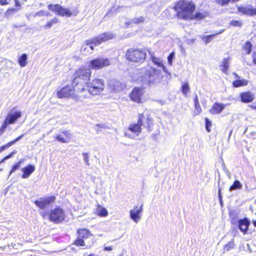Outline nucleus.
I'll return each instance as SVG.
<instances>
[{"instance_id": "1", "label": "nucleus", "mask_w": 256, "mask_h": 256, "mask_svg": "<svg viewBox=\"0 0 256 256\" xmlns=\"http://www.w3.org/2000/svg\"><path fill=\"white\" fill-rule=\"evenodd\" d=\"M175 10L178 12L177 14L179 18L184 20L193 18L192 16L198 20H201L206 17L204 13L196 12L194 16L192 15L194 10L195 6L191 2L180 0L174 6Z\"/></svg>"}, {"instance_id": "2", "label": "nucleus", "mask_w": 256, "mask_h": 256, "mask_svg": "<svg viewBox=\"0 0 256 256\" xmlns=\"http://www.w3.org/2000/svg\"><path fill=\"white\" fill-rule=\"evenodd\" d=\"M76 76L74 78L72 85L76 90L82 92L86 89L88 80L90 79L91 71L90 68H81L76 72Z\"/></svg>"}, {"instance_id": "3", "label": "nucleus", "mask_w": 256, "mask_h": 256, "mask_svg": "<svg viewBox=\"0 0 256 256\" xmlns=\"http://www.w3.org/2000/svg\"><path fill=\"white\" fill-rule=\"evenodd\" d=\"M150 120L149 118L145 116L143 114H140L137 123L130 124L128 130L125 132L124 135L126 137L133 138L134 136L129 133V132H131L135 134L136 136H138L142 132V126L146 127L148 130L150 131Z\"/></svg>"}, {"instance_id": "4", "label": "nucleus", "mask_w": 256, "mask_h": 256, "mask_svg": "<svg viewBox=\"0 0 256 256\" xmlns=\"http://www.w3.org/2000/svg\"><path fill=\"white\" fill-rule=\"evenodd\" d=\"M160 71L148 66L140 70V82L144 84H150L159 81Z\"/></svg>"}, {"instance_id": "5", "label": "nucleus", "mask_w": 256, "mask_h": 256, "mask_svg": "<svg viewBox=\"0 0 256 256\" xmlns=\"http://www.w3.org/2000/svg\"><path fill=\"white\" fill-rule=\"evenodd\" d=\"M127 60L134 62H142L146 57V51L143 49H128L126 54Z\"/></svg>"}, {"instance_id": "6", "label": "nucleus", "mask_w": 256, "mask_h": 256, "mask_svg": "<svg viewBox=\"0 0 256 256\" xmlns=\"http://www.w3.org/2000/svg\"><path fill=\"white\" fill-rule=\"evenodd\" d=\"M104 88V82L102 79L95 78L87 84L86 89L90 94L97 95L102 92Z\"/></svg>"}, {"instance_id": "7", "label": "nucleus", "mask_w": 256, "mask_h": 256, "mask_svg": "<svg viewBox=\"0 0 256 256\" xmlns=\"http://www.w3.org/2000/svg\"><path fill=\"white\" fill-rule=\"evenodd\" d=\"M65 218V214L64 210L57 207L50 210L49 214L50 221L56 224L62 222Z\"/></svg>"}, {"instance_id": "8", "label": "nucleus", "mask_w": 256, "mask_h": 256, "mask_svg": "<svg viewBox=\"0 0 256 256\" xmlns=\"http://www.w3.org/2000/svg\"><path fill=\"white\" fill-rule=\"evenodd\" d=\"M48 8L49 10L56 12L59 16L70 17L72 15V12L70 10L64 8L58 4H50L48 6Z\"/></svg>"}, {"instance_id": "9", "label": "nucleus", "mask_w": 256, "mask_h": 256, "mask_svg": "<svg viewBox=\"0 0 256 256\" xmlns=\"http://www.w3.org/2000/svg\"><path fill=\"white\" fill-rule=\"evenodd\" d=\"M110 64V61L108 58H99L90 60L88 66L90 68L100 70Z\"/></svg>"}, {"instance_id": "10", "label": "nucleus", "mask_w": 256, "mask_h": 256, "mask_svg": "<svg viewBox=\"0 0 256 256\" xmlns=\"http://www.w3.org/2000/svg\"><path fill=\"white\" fill-rule=\"evenodd\" d=\"M114 37V34L111 32H104L103 34H100L96 38L91 39V41L90 42H94V46H96L100 44L102 42H104L109 40H111Z\"/></svg>"}, {"instance_id": "11", "label": "nucleus", "mask_w": 256, "mask_h": 256, "mask_svg": "<svg viewBox=\"0 0 256 256\" xmlns=\"http://www.w3.org/2000/svg\"><path fill=\"white\" fill-rule=\"evenodd\" d=\"M55 200L56 197L52 196L46 198H41L38 200H36L34 202L40 209H44L46 206L54 202Z\"/></svg>"}, {"instance_id": "12", "label": "nucleus", "mask_w": 256, "mask_h": 256, "mask_svg": "<svg viewBox=\"0 0 256 256\" xmlns=\"http://www.w3.org/2000/svg\"><path fill=\"white\" fill-rule=\"evenodd\" d=\"M143 210V204L140 208L138 206L134 207V210H131L130 212V218L136 223H138L141 218L140 214Z\"/></svg>"}, {"instance_id": "13", "label": "nucleus", "mask_w": 256, "mask_h": 256, "mask_svg": "<svg viewBox=\"0 0 256 256\" xmlns=\"http://www.w3.org/2000/svg\"><path fill=\"white\" fill-rule=\"evenodd\" d=\"M22 116L20 111H11L7 115L4 121L9 125L14 124Z\"/></svg>"}, {"instance_id": "14", "label": "nucleus", "mask_w": 256, "mask_h": 256, "mask_svg": "<svg viewBox=\"0 0 256 256\" xmlns=\"http://www.w3.org/2000/svg\"><path fill=\"white\" fill-rule=\"evenodd\" d=\"M142 96V90L138 88H134L131 94L130 98L132 100L136 102H140Z\"/></svg>"}, {"instance_id": "15", "label": "nucleus", "mask_w": 256, "mask_h": 256, "mask_svg": "<svg viewBox=\"0 0 256 256\" xmlns=\"http://www.w3.org/2000/svg\"><path fill=\"white\" fill-rule=\"evenodd\" d=\"M91 40H87L81 48V52L85 55H88L92 52L94 50V42H90Z\"/></svg>"}, {"instance_id": "16", "label": "nucleus", "mask_w": 256, "mask_h": 256, "mask_svg": "<svg viewBox=\"0 0 256 256\" xmlns=\"http://www.w3.org/2000/svg\"><path fill=\"white\" fill-rule=\"evenodd\" d=\"M250 224V222L247 218L240 219L238 222V227L241 232H243L244 234H246L248 230Z\"/></svg>"}, {"instance_id": "17", "label": "nucleus", "mask_w": 256, "mask_h": 256, "mask_svg": "<svg viewBox=\"0 0 256 256\" xmlns=\"http://www.w3.org/2000/svg\"><path fill=\"white\" fill-rule=\"evenodd\" d=\"M242 102L244 103H248L252 102L254 98V94L250 92H242L240 94Z\"/></svg>"}, {"instance_id": "18", "label": "nucleus", "mask_w": 256, "mask_h": 256, "mask_svg": "<svg viewBox=\"0 0 256 256\" xmlns=\"http://www.w3.org/2000/svg\"><path fill=\"white\" fill-rule=\"evenodd\" d=\"M72 90L70 86H68L58 92L57 94L59 98H67L72 94Z\"/></svg>"}, {"instance_id": "19", "label": "nucleus", "mask_w": 256, "mask_h": 256, "mask_svg": "<svg viewBox=\"0 0 256 256\" xmlns=\"http://www.w3.org/2000/svg\"><path fill=\"white\" fill-rule=\"evenodd\" d=\"M34 170L35 166L32 164H29L22 169V171L23 172L22 178H28Z\"/></svg>"}, {"instance_id": "20", "label": "nucleus", "mask_w": 256, "mask_h": 256, "mask_svg": "<svg viewBox=\"0 0 256 256\" xmlns=\"http://www.w3.org/2000/svg\"><path fill=\"white\" fill-rule=\"evenodd\" d=\"M109 86L111 88L116 92H119L123 88V84L115 80H112L109 82Z\"/></svg>"}, {"instance_id": "21", "label": "nucleus", "mask_w": 256, "mask_h": 256, "mask_svg": "<svg viewBox=\"0 0 256 256\" xmlns=\"http://www.w3.org/2000/svg\"><path fill=\"white\" fill-rule=\"evenodd\" d=\"M225 108V105L220 103L215 102L210 110V114H214L220 113Z\"/></svg>"}, {"instance_id": "22", "label": "nucleus", "mask_w": 256, "mask_h": 256, "mask_svg": "<svg viewBox=\"0 0 256 256\" xmlns=\"http://www.w3.org/2000/svg\"><path fill=\"white\" fill-rule=\"evenodd\" d=\"M238 10L240 12L250 16L256 15V8H253L250 6H240L238 8Z\"/></svg>"}, {"instance_id": "23", "label": "nucleus", "mask_w": 256, "mask_h": 256, "mask_svg": "<svg viewBox=\"0 0 256 256\" xmlns=\"http://www.w3.org/2000/svg\"><path fill=\"white\" fill-rule=\"evenodd\" d=\"M24 134H22L20 136H18L17 138L14 139V140H13L11 142H8V144H6L5 145L2 146L0 148V152H2L3 150H5L6 149L8 148L9 147L11 146H12L14 145V144H15L17 142H18L20 140H21L24 137Z\"/></svg>"}, {"instance_id": "24", "label": "nucleus", "mask_w": 256, "mask_h": 256, "mask_svg": "<svg viewBox=\"0 0 256 256\" xmlns=\"http://www.w3.org/2000/svg\"><path fill=\"white\" fill-rule=\"evenodd\" d=\"M78 237L82 238H88L90 235V232L86 229H80L78 230Z\"/></svg>"}, {"instance_id": "25", "label": "nucleus", "mask_w": 256, "mask_h": 256, "mask_svg": "<svg viewBox=\"0 0 256 256\" xmlns=\"http://www.w3.org/2000/svg\"><path fill=\"white\" fill-rule=\"evenodd\" d=\"M96 212L100 216H106L108 215L107 210L99 204L98 206Z\"/></svg>"}, {"instance_id": "26", "label": "nucleus", "mask_w": 256, "mask_h": 256, "mask_svg": "<svg viewBox=\"0 0 256 256\" xmlns=\"http://www.w3.org/2000/svg\"><path fill=\"white\" fill-rule=\"evenodd\" d=\"M28 56L26 54H23L18 60V62L20 66H26L28 64L27 62Z\"/></svg>"}, {"instance_id": "27", "label": "nucleus", "mask_w": 256, "mask_h": 256, "mask_svg": "<svg viewBox=\"0 0 256 256\" xmlns=\"http://www.w3.org/2000/svg\"><path fill=\"white\" fill-rule=\"evenodd\" d=\"M242 187V185L240 182L238 180H236L233 184L230 186L229 190L232 192L238 189H240Z\"/></svg>"}, {"instance_id": "28", "label": "nucleus", "mask_w": 256, "mask_h": 256, "mask_svg": "<svg viewBox=\"0 0 256 256\" xmlns=\"http://www.w3.org/2000/svg\"><path fill=\"white\" fill-rule=\"evenodd\" d=\"M221 66L222 67V70L224 72H226L228 68V58H224L222 62Z\"/></svg>"}, {"instance_id": "29", "label": "nucleus", "mask_w": 256, "mask_h": 256, "mask_svg": "<svg viewBox=\"0 0 256 256\" xmlns=\"http://www.w3.org/2000/svg\"><path fill=\"white\" fill-rule=\"evenodd\" d=\"M152 62L156 65H157L159 67H164V65L162 63V60L157 58L153 56H152Z\"/></svg>"}, {"instance_id": "30", "label": "nucleus", "mask_w": 256, "mask_h": 256, "mask_svg": "<svg viewBox=\"0 0 256 256\" xmlns=\"http://www.w3.org/2000/svg\"><path fill=\"white\" fill-rule=\"evenodd\" d=\"M23 162V160H20L17 164L14 165L12 167V168L10 172L9 176H10V174L14 172L16 170H18L20 167V164Z\"/></svg>"}, {"instance_id": "31", "label": "nucleus", "mask_w": 256, "mask_h": 256, "mask_svg": "<svg viewBox=\"0 0 256 256\" xmlns=\"http://www.w3.org/2000/svg\"><path fill=\"white\" fill-rule=\"evenodd\" d=\"M20 9L19 8H9L7 10L5 14V16L8 18L13 15L14 13L16 12Z\"/></svg>"}, {"instance_id": "32", "label": "nucleus", "mask_w": 256, "mask_h": 256, "mask_svg": "<svg viewBox=\"0 0 256 256\" xmlns=\"http://www.w3.org/2000/svg\"><path fill=\"white\" fill-rule=\"evenodd\" d=\"M224 31V30H222L216 34L206 36L204 40L206 44H208L213 39V38L216 34H220L222 33Z\"/></svg>"}, {"instance_id": "33", "label": "nucleus", "mask_w": 256, "mask_h": 256, "mask_svg": "<svg viewBox=\"0 0 256 256\" xmlns=\"http://www.w3.org/2000/svg\"><path fill=\"white\" fill-rule=\"evenodd\" d=\"M58 18H54L50 22H48L45 26V28H50L54 24L58 23Z\"/></svg>"}, {"instance_id": "34", "label": "nucleus", "mask_w": 256, "mask_h": 256, "mask_svg": "<svg viewBox=\"0 0 256 256\" xmlns=\"http://www.w3.org/2000/svg\"><path fill=\"white\" fill-rule=\"evenodd\" d=\"M74 244L76 246H84L85 245L84 238H80L78 236L76 240H74Z\"/></svg>"}, {"instance_id": "35", "label": "nucleus", "mask_w": 256, "mask_h": 256, "mask_svg": "<svg viewBox=\"0 0 256 256\" xmlns=\"http://www.w3.org/2000/svg\"><path fill=\"white\" fill-rule=\"evenodd\" d=\"M145 18L144 16H140L138 18H134L132 20L131 22L136 24H138L140 23H142L144 22Z\"/></svg>"}, {"instance_id": "36", "label": "nucleus", "mask_w": 256, "mask_h": 256, "mask_svg": "<svg viewBox=\"0 0 256 256\" xmlns=\"http://www.w3.org/2000/svg\"><path fill=\"white\" fill-rule=\"evenodd\" d=\"M56 140L62 143H68V140L66 138H64L61 134H57L55 137Z\"/></svg>"}, {"instance_id": "37", "label": "nucleus", "mask_w": 256, "mask_h": 256, "mask_svg": "<svg viewBox=\"0 0 256 256\" xmlns=\"http://www.w3.org/2000/svg\"><path fill=\"white\" fill-rule=\"evenodd\" d=\"M189 90H190V88H189L188 84V83H186L182 86V92L185 96H186L187 94L189 92Z\"/></svg>"}, {"instance_id": "38", "label": "nucleus", "mask_w": 256, "mask_h": 256, "mask_svg": "<svg viewBox=\"0 0 256 256\" xmlns=\"http://www.w3.org/2000/svg\"><path fill=\"white\" fill-rule=\"evenodd\" d=\"M205 121H206V124H205V126H206V131L208 132H210V128L212 126V122L211 121L208 119V118H205Z\"/></svg>"}, {"instance_id": "39", "label": "nucleus", "mask_w": 256, "mask_h": 256, "mask_svg": "<svg viewBox=\"0 0 256 256\" xmlns=\"http://www.w3.org/2000/svg\"><path fill=\"white\" fill-rule=\"evenodd\" d=\"M82 156H83V160L84 162L88 166H90V164L89 162V158L90 155L88 152H83L82 154Z\"/></svg>"}, {"instance_id": "40", "label": "nucleus", "mask_w": 256, "mask_h": 256, "mask_svg": "<svg viewBox=\"0 0 256 256\" xmlns=\"http://www.w3.org/2000/svg\"><path fill=\"white\" fill-rule=\"evenodd\" d=\"M234 240H232L230 241L227 244H226L224 246V250L226 251H229L232 248H234Z\"/></svg>"}, {"instance_id": "41", "label": "nucleus", "mask_w": 256, "mask_h": 256, "mask_svg": "<svg viewBox=\"0 0 256 256\" xmlns=\"http://www.w3.org/2000/svg\"><path fill=\"white\" fill-rule=\"evenodd\" d=\"M175 56V52H172L170 53L169 56H168V62L169 64L172 65V60L174 58Z\"/></svg>"}, {"instance_id": "42", "label": "nucleus", "mask_w": 256, "mask_h": 256, "mask_svg": "<svg viewBox=\"0 0 256 256\" xmlns=\"http://www.w3.org/2000/svg\"><path fill=\"white\" fill-rule=\"evenodd\" d=\"M252 44L250 42H247L246 43L244 49L247 52V54H250V52H252Z\"/></svg>"}, {"instance_id": "43", "label": "nucleus", "mask_w": 256, "mask_h": 256, "mask_svg": "<svg viewBox=\"0 0 256 256\" xmlns=\"http://www.w3.org/2000/svg\"><path fill=\"white\" fill-rule=\"evenodd\" d=\"M9 125L8 124H7L5 121H4V123L2 124V126H1L0 128V135L1 136L5 131L6 128Z\"/></svg>"}, {"instance_id": "44", "label": "nucleus", "mask_w": 256, "mask_h": 256, "mask_svg": "<svg viewBox=\"0 0 256 256\" xmlns=\"http://www.w3.org/2000/svg\"><path fill=\"white\" fill-rule=\"evenodd\" d=\"M194 107L196 110V114H199L202 112V108H200V103L194 104Z\"/></svg>"}, {"instance_id": "45", "label": "nucleus", "mask_w": 256, "mask_h": 256, "mask_svg": "<svg viewBox=\"0 0 256 256\" xmlns=\"http://www.w3.org/2000/svg\"><path fill=\"white\" fill-rule=\"evenodd\" d=\"M233 85L234 87H239L243 85V82L242 80H236L234 82Z\"/></svg>"}, {"instance_id": "46", "label": "nucleus", "mask_w": 256, "mask_h": 256, "mask_svg": "<svg viewBox=\"0 0 256 256\" xmlns=\"http://www.w3.org/2000/svg\"><path fill=\"white\" fill-rule=\"evenodd\" d=\"M62 134L64 136L66 137V139L70 140L71 138V134L70 131L68 130H64L62 132Z\"/></svg>"}, {"instance_id": "47", "label": "nucleus", "mask_w": 256, "mask_h": 256, "mask_svg": "<svg viewBox=\"0 0 256 256\" xmlns=\"http://www.w3.org/2000/svg\"><path fill=\"white\" fill-rule=\"evenodd\" d=\"M218 4H220L222 6H224L228 4L230 0H216Z\"/></svg>"}, {"instance_id": "48", "label": "nucleus", "mask_w": 256, "mask_h": 256, "mask_svg": "<svg viewBox=\"0 0 256 256\" xmlns=\"http://www.w3.org/2000/svg\"><path fill=\"white\" fill-rule=\"evenodd\" d=\"M230 24L234 26H240L242 25L240 22L238 20H232Z\"/></svg>"}, {"instance_id": "49", "label": "nucleus", "mask_w": 256, "mask_h": 256, "mask_svg": "<svg viewBox=\"0 0 256 256\" xmlns=\"http://www.w3.org/2000/svg\"><path fill=\"white\" fill-rule=\"evenodd\" d=\"M49 214L50 212H42L41 213V216L44 219H46V218H48L49 219Z\"/></svg>"}, {"instance_id": "50", "label": "nucleus", "mask_w": 256, "mask_h": 256, "mask_svg": "<svg viewBox=\"0 0 256 256\" xmlns=\"http://www.w3.org/2000/svg\"><path fill=\"white\" fill-rule=\"evenodd\" d=\"M102 128H104V126L102 125H100V124H96L95 126V130L97 132H98Z\"/></svg>"}, {"instance_id": "51", "label": "nucleus", "mask_w": 256, "mask_h": 256, "mask_svg": "<svg viewBox=\"0 0 256 256\" xmlns=\"http://www.w3.org/2000/svg\"><path fill=\"white\" fill-rule=\"evenodd\" d=\"M124 6H116H116H114L112 8V11L114 12H118V9L120 8H123Z\"/></svg>"}, {"instance_id": "52", "label": "nucleus", "mask_w": 256, "mask_h": 256, "mask_svg": "<svg viewBox=\"0 0 256 256\" xmlns=\"http://www.w3.org/2000/svg\"><path fill=\"white\" fill-rule=\"evenodd\" d=\"M44 14H45V12L43 10H40V11L38 12L37 13H36L34 15V16H44Z\"/></svg>"}, {"instance_id": "53", "label": "nucleus", "mask_w": 256, "mask_h": 256, "mask_svg": "<svg viewBox=\"0 0 256 256\" xmlns=\"http://www.w3.org/2000/svg\"><path fill=\"white\" fill-rule=\"evenodd\" d=\"M16 153V151H15V150L12 152L10 154H9L8 155L6 156L4 158V160H8V159L12 158L14 156V154Z\"/></svg>"}, {"instance_id": "54", "label": "nucleus", "mask_w": 256, "mask_h": 256, "mask_svg": "<svg viewBox=\"0 0 256 256\" xmlns=\"http://www.w3.org/2000/svg\"><path fill=\"white\" fill-rule=\"evenodd\" d=\"M218 198H219V199H220V204H222V194H221V190H220V188H218Z\"/></svg>"}, {"instance_id": "55", "label": "nucleus", "mask_w": 256, "mask_h": 256, "mask_svg": "<svg viewBox=\"0 0 256 256\" xmlns=\"http://www.w3.org/2000/svg\"><path fill=\"white\" fill-rule=\"evenodd\" d=\"M0 4L1 5L4 6L8 4V0H0Z\"/></svg>"}, {"instance_id": "56", "label": "nucleus", "mask_w": 256, "mask_h": 256, "mask_svg": "<svg viewBox=\"0 0 256 256\" xmlns=\"http://www.w3.org/2000/svg\"><path fill=\"white\" fill-rule=\"evenodd\" d=\"M253 62L256 64V53L254 52L252 54Z\"/></svg>"}, {"instance_id": "57", "label": "nucleus", "mask_w": 256, "mask_h": 256, "mask_svg": "<svg viewBox=\"0 0 256 256\" xmlns=\"http://www.w3.org/2000/svg\"><path fill=\"white\" fill-rule=\"evenodd\" d=\"M194 104H198L199 103L198 96L196 94H195V98H194Z\"/></svg>"}, {"instance_id": "58", "label": "nucleus", "mask_w": 256, "mask_h": 256, "mask_svg": "<svg viewBox=\"0 0 256 256\" xmlns=\"http://www.w3.org/2000/svg\"><path fill=\"white\" fill-rule=\"evenodd\" d=\"M15 2V6H20V4L19 2V0H14Z\"/></svg>"}, {"instance_id": "59", "label": "nucleus", "mask_w": 256, "mask_h": 256, "mask_svg": "<svg viewBox=\"0 0 256 256\" xmlns=\"http://www.w3.org/2000/svg\"><path fill=\"white\" fill-rule=\"evenodd\" d=\"M104 250L106 251H110L112 250V248L110 246H106L104 247Z\"/></svg>"}, {"instance_id": "60", "label": "nucleus", "mask_w": 256, "mask_h": 256, "mask_svg": "<svg viewBox=\"0 0 256 256\" xmlns=\"http://www.w3.org/2000/svg\"><path fill=\"white\" fill-rule=\"evenodd\" d=\"M206 36H204V35H203V34H200V35L198 36V37L200 38L201 39H202L203 40H205Z\"/></svg>"}, {"instance_id": "61", "label": "nucleus", "mask_w": 256, "mask_h": 256, "mask_svg": "<svg viewBox=\"0 0 256 256\" xmlns=\"http://www.w3.org/2000/svg\"><path fill=\"white\" fill-rule=\"evenodd\" d=\"M252 223L254 226H256V220H253Z\"/></svg>"}, {"instance_id": "62", "label": "nucleus", "mask_w": 256, "mask_h": 256, "mask_svg": "<svg viewBox=\"0 0 256 256\" xmlns=\"http://www.w3.org/2000/svg\"><path fill=\"white\" fill-rule=\"evenodd\" d=\"M251 107L254 109H256V105H252L251 106Z\"/></svg>"}, {"instance_id": "63", "label": "nucleus", "mask_w": 256, "mask_h": 256, "mask_svg": "<svg viewBox=\"0 0 256 256\" xmlns=\"http://www.w3.org/2000/svg\"><path fill=\"white\" fill-rule=\"evenodd\" d=\"M44 15L49 16L50 15V13L49 12H45V14Z\"/></svg>"}, {"instance_id": "64", "label": "nucleus", "mask_w": 256, "mask_h": 256, "mask_svg": "<svg viewBox=\"0 0 256 256\" xmlns=\"http://www.w3.org/2000/svg\"><path fill=\"white\" fill-rule=\"evenodd\" d=\"M88 256H95L94 254H90Z\"/></svg>"}]
</instances>
